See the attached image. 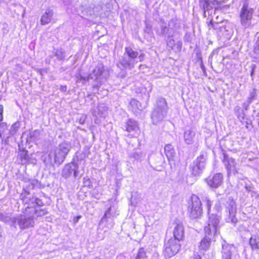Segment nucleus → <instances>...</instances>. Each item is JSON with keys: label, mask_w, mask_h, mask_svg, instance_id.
<instances>
[{"label": "nucleus", "mask_w": 259, "mask_h": 259, "mask_svg": "<svg viewBox=\"0 0 259 259\" xmlns=\"http://www.w3.org/2000/svg\"><path fill=\"white\" fill-rule=\"evenodd\" d=\"M249 244L252 249H258L259 238L256 236H252L249 240Z\"/></svg>", "instance_id": "c756f323"}, {"label": "nucleus", "mask_w": 259, "mask_h": 259, "mask_svg": "<svg viewBox=\"0 0 259 259\" xmlns=\"http://www.w3.org/2000/svg\"><path fill=\"white\" fill-rule=\"evenodd\" d=\"M71 148V147L70 144L66 142H63L59 145L58 149L67 155L70 150Z\"/></svg>", "instance_id": "7c9ffc66"}, {"label": "nucleus", "mask_w": 259, "mask_h": 259, "mask_svg": "<svg viewBox=\"0 0 259 259\" xmlns=\"http://www.w3.org/2000/svg\"><path fill=\"white\" fill-rule=\"evenodd\" d=\"M40 135V132L38 130H34L29 133L28 138L27 139V142L29 141L30 142L35 141L38 139Z\"/></svg>", "instance_id": "72a5a7b5"}, {"label": "nucleus", "mask_w": 259, "mask_h": 259, "mask_svg": "<svg viewBox=\"0 0 259 259\" xmlns=\"http://www.w3.org/2000/svg\"><path fill=\"white\" fill-rule=\"evenodd\" d=\"M18 147L20 151L19 156L21 158V163L25 164L29 161V156L27 151L21 148L20 144L18 145Z\"/></svg>", "instance_id": "bb28decb"}, {"label": "nucleus", "mask_w": 259, "mask_h": 259, "mask_svg": "<svg viewBox=\"0 0 259 259\" xmlns=\"http://www.w3.org/2000/svg\"><path fill=\"white\" fill-rule=\"evenodd\" d=\"M174 239L180 241L184 237V230L183 224L179 221L176 220L174 223Z\"/></svg>", "instance_id": "6ab92c4d"}, {"label": "nucleus", "mask_w": 259, "mask_h": 259, "mask_svg": "<svg viewBox=\"0 0 259 259\" xmlns=\"http://www.w3.org/2000/svg\"><path fill=\"white\" fill-rule=\"evenodd\" d=\"M83 184L84 185V186L87 187L89 188H91L93 187L91 181L90 179L88 178H83Z\"/></svg>", "instance_id": "79ce46f5"}, {"label": "nucleus", "mask_w": 259, "mask_h": 259, "mask_svg": "<svg viewBox=\"0 0 259 259\" xmlns=\"http://www.w3.org/2000/svg\"><path fill=\"white\" fill-rule=\"evenodd\" d=\"M168 109L165 99L162 97L158 98L151 114L153 124L156 125L162 122L167 115Z\"/></svg>", "instance_id": "f03ea898"}, {"label": "nucleus", "mask_w": 259, "mask_h": 259, "mask_svg": "<svg viewBox=\"0 0 259 259\" xmlns=\"http://www.w3.org/2000/svg\"><path fill=\"white\" fill-rule=\"evenodd\" d=\"M191 204L189 206V215L193 219L199 218L202 212L201 202L198 197L195 195L191 196Z\"/></svg>", "instance_id": "9b49d317"}, {"label": "nucleus", "mask_w": 259, "mask_h": 259, "mask_svg": "<svg viewBox=\"0 0 259 259\" xmlns=\"http://www.w3.org/2000/svg\"><path fill=\"white\" fill-rule=\"evenodd\" d=\"M144 58V53L139 54L138 52L133 50L131 48L125 47V52L119 58L117 66L121 70H131L134 68L138 61H143Z\"/></svg>", "instance_id": "f257e3e1"}, {"label": "nucleus", "mask_w": 259, "mask_h": 259, "mask_svg": "<svg viewBox=\"0 0 259 259\" xmlns=\"http://www.w3.org/2000/svg\"><path fill=\"white\" fill-rule=\"evenodd\" d=\"M20 127V124L19 122H15L14 123L11 127L10 130V134L11 135H14L18 131V129Z\"/></svg>", "instance_id": "4c0bfd02"}, {"label": "nucleus", "mask_w": 259, "mask_h": 259, "mask_svg": "<svg viewBox=\"0 0 259 259\" xmlns=\"http://www.w3.org/2000/svg\"><path fill=\"white\" fill-rule=\"evenodd\" d=\"M227 171L228 176L235 175L238 172V161L226 153H223L222 160Z\"/></svg>", "instance_id": "9d476101"}, {"label": "nucleus", "mask_w": 259, "mask_h": 259, "mask_svg": "<svg viewBox=\"0 0 259 259\" xmlns=\"http://www.w3.org/2000/svg\"><path fill=\"white\" fill-rule=\"evenodd\" d=\"M48 156V159H45L44 160V162L46 164L53 165L54 164L57 163V160L54 152H50Z\"/></svg>", "instance_id": "c85d7f7f"}, {"label": "nucleus", "mask_w": 259, "mask_h": 259, "mask_svg": "<svg viewBox=\"0 0 259 259\" xmlns=\"http://www.w3.org/2000/svg\"><path fill=\"white\" fill-rule=\"evenodd\" d=\"M102 108V107L101 106V105H100L99 107H98V110H99V112H100L101 111V108Z\"/></svg>", "instance_id": "e2e57ef3"}, {"label": "nucleus", "mask_w": 259, "mask_h": 259, "mask_svg": "<svg viewBox=\"0 0 259 259\" xmlns=\"http://www.w3.org/2000/svg\"><path fill=\"white\" fill-rule=\"evenodd\" d=\"M130 105L132 107H133V109H135L137 108L138 109H140L139 105L140 103L139 102L136 100L133 99L130 102Z\"/></svg>", "instance_id": "a19ab883"}, {"label": "nucleus", "mask_w": 259, "mask_h": 259, "mask_svg": "<svg viewBox=\"0 0 259 259\" xmlns=\"http://www.w3.org/2000/svg\"><path fill=\"white\" fill-rule=\"evenodd\" d=\"M205 201L206 203V207L207 208L208 213V214H209V211H210V207H211L212 203H211V202L210 201V200L207 197L205 198Z\"/></svg>", "instance_id": "49530a36"}, {"label": "nucleus", "mask_w": 259, "mask_h": 259, "mask_svg": "<svg viewBox=\"0 0 259 259\" xmlns=\"http://www.w3.org/2000/svg\"><path fill=\"white\" fill-rule=\"evenodd\" d=\"M3 120V114H0V122Z\"/></svg>", "instance_id": "052dcab7"}, {"label": "nucleus", "mask_w": 259, "mask_h": 259, "mask_svg": "<svg viewBox=\"0 0 259 259\" xmlns=\"http://www.w3.org/2000/svg\"><path fill=\"white\" fill-rule=\"evenodd\" d=\"M81 218V216L80 215H79V216H77L76 218V220H74V221L75 222H77L78 221V220Z\"/></svg>", "instance_id": "13d9d810"}, {"label": "nucleus", "mask_w": 259, "mask_h": 259, "mask_svg": "<svg viewBox=\"0 0 259 259\" xmlns=\"http://www.w3.org/2000/svg\"><path fill=\"white\" fill-rule=\"evenodd\" d=\"M221 219V216L218 214H210L208 225L204 227V233L208 235L213 234L217 235L219 233Z\"/></svg>", "instance_id": "6e6552de"}, {"label": "nucleus", "mask_w": 259, "mask_h": 259, "mask_svg": "<svg viewBox=\"0 0 259 259\" xmlns=\"http://www.w3.org/2000/svg\"><path fill=\"white\" fill-rule=\"evenodd\" d=\"M242 7L239 12V18L241 25L244 28H249L254 25L253 23V14L254 10L249 6V0H241Z\"/></svg>", "instance_id": "7ed1b4c3"}, {"label": "nucleus", "mask_w": 259, "mask_h": 259, "mask_svg": "<svg viewBox=\"0 0 259 259\" xmlns=\"http://www.w3.org/2000/svg\"><path fill=\"white\" fill-rule=\"evenodd\" d=\"M20 198L23 203L32 205V207L33 206L34 197L30 196L29 193H26V192H25V193H22Z\"/></svg>", "instance_id": "b1692460"}, {"label": "nucleus", "mask_w": 259, "mask_h": 259, "mask_svg": "<svg viewBox=\"0 0 259 259\" xmlns=\"http://www.w3.org/2000/svg\"><path fill=\"white\" fill-rule=\"evenodd\" d=\"M223 180V175L221 173H217L207 177L205 179V182L210 188L217 189L222 185Z\"/></svg>", "instance_id": "2eb2a0df"}, {"label": "nucleus", "mask_w": 259, "mask_h": 259, "mask_svg": "<svg viewBox=\"0 0 259 259\" xmlns=\"http://www.w3.org/2000/svg\"><path fill=\"white\" fill-rule=\"evenodd\" d=\"M85 120H86V116L82 115L78 119V122L80 124H83L84 123Z\"/></svg>", "instance_id": "de8ad7c7"}, {"label": "nucleus", "mask_w": 259, "mask_h": 259, "mask_svg": "<svg viewBox=\"0 0 259 259\" xmlns=\"http://www.w3.org/2000/svg\"><path fill=\"white\" fill-rule=\"evenodd\" d=\"M55 56L59 60H63L65 56V52L62 49H57L55 52Z\"/></svg>", "instance_id": "c9c22d12"}, {"label": "nucleus", "mask_w": 259, "mask_h": 259, "mask_svg": "<svg viewBox=\"0 0 259 259\" xmlns=\"http://www.w3.org/2000/svg\"><path fill=\"white\" fill-rule=\"evenodd\" d=\"M146 155L141 151H135L130 153V156L136 160L141 161L145 157Z\"/></svg>", "instance_id": "2f4dec72"}, {"label": "nucleus", "mask_w": 259, "mask_h": 259, "mask_svg": "<svg viewBox=\"0 0 259 259\" xmlns=\"http://www.w3.org/2000/svg\"><path fill=\"white\" fill-rule=\"evenodd\" d=\"M235 115L237 117L239 121H243L246 117L244 110L239 106H236L234 108Z\"/></svg>", "instance_id": "cd10ccee"}, {"label": "nucleus", "mask_w": 259, "mask_h": 259, "mask_svg": "<svg viewBox=\"0 0 259 259\" xmlns=\"http://www.w3.org/2000/svg\"><path fill=\"white\" fill-rule=\"evenodd\" d=\"M211 26L217 31L218 35L220 37H225L227 39L230 38L233 34V25L230 22L224 23L213 24L210 22Z\"/></svg>", "instance_id": "0eeeda50"}, {"label": "nucleus", "mask_w": 259, "mask_h": 259, "mask_svg": "<svg viewBox=\"0 0 259 259\" xmlns=\"http://www.w3.org/2000/svg\"><path fill=\"white\" fill-rule=\"evenodd\" d=\"M256 90L253 89L249 94V96L247 98V100L249 101H250V102H252V101L254 99L255 96H256Z\"/></svg>", "instance_id": "37998d69"}, {"label": "nucleus", "mask_w": 259, "mask_h": 259, "mask_svg": "<svg viewBox=\"0 0 259 259\" xmlns=\"http://www.w3.org/2000/svg\"><path fill=\"white\" fill-rule=\"evenodd\" d=\"M245 188L246 191L249 192V191H251L252 187L250 185H246L245 186Z\"/></svg>", "instance_id": "864d4df0"}, {"label": "nucleus", "mask_w": 259, "mask_h": 259, "mask_svg": "<svg viewBox=\"0 0 259 259\" xmlns=\"http://www.w3.org/2000/svg\"><path fill=\"white\" fill-rule=\"evenodd\" d=\"M34 219H35L34 215L24 213L23 214L11 218V222L12 226L16 227V225H18L20 229L23 230L34 226Z\"/></svg>", "instance_id": "20e7f679"}, {"label": "nucleus", "mask_w": 259, "mask_h": 259, "mask_svg": "<svg viewBox=\"0 0 259 259\" xmlns=\"http://www.w3.org/2000/svg\"><path fill=\"white\" fill-rule=\"evenodd\" d=\"M54 154H55V157L57 160V164H60L64 161L66 156V154L62 153L58 149L54 152Z\"/></svg>", "instance_id": "473e14b6"}, {"label": "nucleus", "mask_w": 259, "mask_h": 259, "mask_svg": "<svg viewBox=\"0 0 259 259\" xmlns=\"http://www.w3.org/2000/svg\"><path fill=\"white\" fill-rule=\"evenodd\" d=\"M9 220L8 217L3 213H0V220L3 222H7Z\"/></svg>", "instance_id": "09e8293b"}, {"label": "nucleus", "mask_w": 259, "mask_h": 259, "mask_svg": "<svg viewBox=\"0 0 259 259\" xmlns=\"http://www.w3.org/2000/svg\"><path fill=\"white\" fill-rule=\"evenodd\" d=\"M242 124L245 125L246 128L249 130L252 128L251 120L248 119L247 117H245V119L243 121H240Z\"/></svg>", "instance_id": "58836bf2"}, {"label": "nucleus", "mask_w": 259, "mask_h": 259, "mask_svg": "<svg viewBox=\"0 0 259 259\" xmlns=\"http://www.w3.org/2000/svg\"><path fill=\"white\" fill-rule=\"evenodd\" d=\"M147 257L146 253L144 248H140L135 259H146Z\"/></svg>", "instance_id": "e433bc0d"}, {"label": "nucleus", "mask_w": 259, "mask_h": 259, "mask_svg": "<svg viewBox=\"0 0 259 259\" xmlns=\"http://www.w3.org/2000/svg\"><path fill=\"white\" fill-rule=\"evenodd\" d=\"M256 68V65L255 64H252L251 65V76L253 77V72L255 68Z\"/></svg>", "instance_id": "3c124183"}, {"label": "nucleus", "mask_w": 259, "mask_h": 259, "mask_svg": "<svg viewBox=\"0 0 259 259\" xmlns=\"http://www.w3.org/2000/svg\"><path fill=\"white\" fill-rule=\"evenodd\" d=\"M257 37L254 46V52L255 53L259 54V35L257 33Z\"/></svg>", "instance_id": "c03bdc74"}, {"label": "nucleus", "mask_w": 259, "mask_h": 259, "mask_svg": "<svg viewBox=\"0 0 259 259\" xmlns=\"http://www.w3.org/2000/svg\"><path fill=\"white\" fill-rule=\"evenodd\" d=\"M175 35V34H166V36H167V45L169 48H170L171 49H172L175 45V41L173 38Z\"/></svg>", "instance_id": "f704fd0d"}, {"label": "nucleus", "mask_w": 259, "mask_h": 259, "mask_svg": "<svg viewBox=\"0 0 259 259\" xmlns=\"http://www.w3.org/2000/svg\"><path fill=\"white\" fill-rule=\"evenodd\" d=\"M214 6L215 11L221 9V4L217 0H213L211 4L209 0H199V6L204 11V16L206 17V12L212 9Z\"/></svg>", "instance_id": "dca6fc26"}, {"label": "nucleus", "mask_w": 259, "mask_h": 259, "mask_svg": "<svg viewBox=\"0 0 259 259\" xmlns=\"http://www.w3.org/2000/svg\"><path fill=\"white\" fill-rule=\"evenodd\" d=\"M226 211L229 213V217L227 219V222H231L235 225L237 222V219L236 218L237 212V206L235 201L229 198L226 204Z\"/></svg>", "instance_id": "4468645a"}, {"label": "nucleus", "mask_w": 259, "mask_h": 259, "mask_svg": "<svg viewBox=\"0 0 259 259\" xmlns=\"http://www.w3.org/2000/svg\"><path fill=\"white\" fill-rule=\"evenodd\" d=\"M60 90L62 92H66L67 90V87L65 85H61L60 87Z\"/></svg>", "instance_id": "6e6d98bb"}, {"label": "nucleus", "mask_w": 259, "mask_h": 259, "mask_svg": "<svg viewBox=\"0 0 259 259\" xmlns=\"http://www.w3.org/2000/svg\"><path fill=\"white\" fill-rule=\"evenodd\" d=\"M4 125H5V124L4 123H2L1 126H4Z\"/></svg>", "instance_id": "69168bd1"}, {"label": "nucleus", "mask_w": 259, "mask_h": 259, "mask_svg": "<svg viewBox=\"0 0 259 259\" xmlns=\"http://www.w3.org/2000/svg\"><path fill=\"white\" fill-rule=\"evenodd\" d=\"M179 242L177 239L171 238L165 243L163 254L166 258H170L179 251L180 248Z\"/></svg>", "instance_id": "f8f14e48"}, {"label": "nucleus", "mask_w": 259, "mask_h": 259, "mask_svg": "<svg viewBox=\"0 0 259 259\" xmlns=\"http://www.w3.org/2000/svg\"><path fill=\"white\" fill-rule=\"evenodd\" d=\"M0 138L2 139V141L3 142H4V143L6 144H8V138H7L6 139H5L4 141V137H3L2 136V134L0 133Z\"/></svg>", "instance_id": "603ef678"}, {"label": "nucleus", "mask_w": 259, "mask_h": 259, "mask_svg": "<svg viewBox=\"0 0 259 259\" xmlns=\"http://www.w3.org/2000/svg\"><path fill=\"white\" fill-rule=\"evenodd\" d=\"M196 132L193 128L186 130L184 133L185 142L188 145L192 144L195 139Z\"/></svg>", "instance_id": "412c9836"}, {"label": "nucleus", "mask_w": 259, "mask_h": 259, "mask_svg": "<svg viewBox=\"0 0 259 259\" xmlns=\"http://www.w3.org/2000/svg\"><path fill=\"white\" fill-rule=\"evenodd\" d=\"M164 151L168 160H173L176 154L174 147L171 144H167L165 146Z\"/></svg>", "instance_id": "a878e982"}, {"label": "nucleus", "mask_w": 259, "mask_h": 259, "mask_svg": "<svg viewBox=\"0 0 259 259\" xmlns=\"http://www.w3.org/2000/svg\"><path fill=\"white\" fill-rule=\"evenodd\" d=\"M76 82H82L86 81L87 80H88L89 79H90V78H88V76H82L80 73H78L76 75Z\"/></svg>", "instance_id": "ea45409f"}, {"label": "nucleus", "mask_w": 259, "mask_h": 259, "mask_svg": "<svg viewBox=\"0 0 259 259\" xmlns=\"http://www.w3.org/2000/svg\"><path fill=\"white\" fill-rule=\"evenodd\" d=\"M123 257H124L123 256L120 255V256H118L117 257V259H120L121 258H123Z\"/></svg>", "instance_id": "680f3d73"}, {"label": "nucleus", "mask_w": 259, "mask_h": 259, "mask_svg": "<svg viewBox=\"0 0 259 259\" xmlns=\"http://www.w3.org/2000/svg\"><path fill=\"white\" fill-rule=\"evenodd\" d=\"M78 166L75 162H71L66 164L62 171V176L65 178H69L72 174L76 177L78 174Z\"/></svg>", "instance_id": "f3484780"}, {"label": "nucleus", "mask_w": 259, "mask_h": 259, "mask_svg": "<svg viewBox=\"0 0 259 259\" xmlns=\"http://www.w3.org/2000/svg\"><path fill=\"white\" fill-rule=\"evenodd\" d=\"M181 45H182V43H181V42H178V46H181Z\"/></svg>", "instance_id": "0e129e2a"}, {"label": "nucleus", "mask_w": 259, "mask_h": 259, "mask_svg": "<svg viewBox=\"0 0 259 259\" xmlns=\"http://www.w3.org/2000/svg\"><path fill=\"white\" fill-rule=\"evenodd\" d=\"M201 68L204 71H205V67L202 63L201 64Z\"/></svg>", "instance_id": "bf43d9fd"}, {"label": "nucleus", "mask_w": 259, "mask_h": 259, "mask_svg": "<svg viewBox=\"0 0 259 259\" xmlns=\"http://www.w3.org/2000/svg\"><path fill=\"white\" fill-rule=\"evenodd\" d=\"M206 159V154H202L193 162L191 167L192 174L193 176H198L202 173L205 166Z\"/></svg>", "instance_id": "ddd939ff"}, {"label": "nucleus", "mask_w": 259, "mask_h": 259, "mask_svg": "<svg viewBox=\"0 0 259 259\" xmlns=\"http://www.w3.org/2000/svg\"><path fill=\"white\" fill-rule=\"evenodd\" d=\"M33 201H34L33 206H35V205H36L37 206H42L44 204L41 200H40L39 198H36V197H34Z\"/></svg>", "instance_id": "a18cd8bd"}, {"label": "nucleus", "mask_w": 259, "mask_h": 259, "mask_svg": "<svg viewBox=\"0 0 259 259\" xmlns=\"http://www.w3.org/2000/svg\"><path fill=\"white\" fill-rule=\"evenodd\" d=\"M109 76V71L105 68L102 63L99 62L92 72L88 75V78L94 80L98 83H101L103 79L106 78Z\"/></svg>", "instance_id": "423d86ee"}, {"label": "nucleus", "mask_w": 259, "mask_h": 259, "mask_svg": "<svg viewBox=\"0 0 259 259\" xmlns=\"http://www.w3.org/2000/svg\"><path fill=\"white\" fill-rule=\"evenodd\" d=\"M236 251V248L234 245L226 243L224 241L222 243V258L231 259L232 256Z\"/></svg>", "instance_id": "a211bd4d"}, {"label": "nucleus", "mask_w": 259, "mask_h": 259, "mask_svg": "<svg viewBox=\"0 0 259 259\" xmlns=\"http://www.w3.org/2000/svg\"><path fill=\"white\" fill-rule=\"evenodd\" d=\"M191 259H201V256L198 254H194Z\"/></svg>", "instance_id": "5fc2aeb1"}, {"label": "nucleus", "mask_w": 259, "mask_h": 259, "mask_svg": "<svg viewBox=\"0 0 259 259\" xmlns=\"http://www.w3.org/2000/svg\"><path fill=\"white\" fill-rule=\"evenodd\" d=\"M26 212H30L31 215H34L35 218L39 216H43L47 214L48 212L45 209L37 210L35 208L27 207L26 209Z\"/></svg>", "instance_id": "393cba45"}, {"label": "nucleus", "mask_w": 259, "mask_h": 259, "mask_svg": "<svg viewBox=\"0 0 259 259\" xmlns=\"http://www.w3.org/2000/svg\"><path fill=\"white\" fill-rule=\"evenodd\" d=\"M124 129L128 133L132 132H137L139 131L138 122L132 119H129L126 122L124 125Z\"/></svg>", "instance_id": "4be33fe9"}, {"label": "nucleus", "mask_w": 259, "mask_h": 259, "mask_svg": "<svg viewBox=\"0 0 259 259\" xmlns=\"http://www.w3.org/2000/svg\"><path fill=\"white\" fill-rule=\"evenodd\" d=\"M54 12L51 9H47L45 13L42 15L40 19V23L42 25L49 23L53 17Z\"/></svg>", "instance_id": "5701e85b"}, {"label": "nucleus", "mask_w": 259, "mask_h": 259, "mask_svg": "<svg viewBox=\"0 0 259 259\" xmlns=\"http://www.w3.org/2000/svg\"><path fill=\"white\" fill-rule=\"evenodd\" d=\"M215 235L213 234L208 235L205 233L204 237L200 242L199 248L200 250L206 251L210 246L211 242L213 240Z\"/></svg>", "instance_id": "aec40b11"}, {"label": "nucleus", "mask_w": 259, "mask_h": 259, "mask_svg": "<svg viewBox=\"0 0 259 259\" xmlns=\"http://www.w3.org/2000/svg\"><path fill=\"white\" fill-rule=\"evenodd\" d=\"M180 28V21L177 18H173L168 22V26L165 25L161 26L160 31L158 34L162 36H166V34H176Z\"/></svg>", "instance_id": "1a4fd4ad"}, {"label": "nucleus", "mask_w": 259, "mask_h": 259, "mask_svg": "<svg viewBox=\"0 0 259 259\" xmlns=\"http://www.w3.org/2000/svg\"><path fill=\"white\" fill-rule=\"evenodd\" d=\"M4 107L2 105H0V114H3Z\"/></svg>", "instance_id": "4d7b16f0"}, {"label": "nucleus", "mask_w": 259, "mask_h": 259, "mask_svg": "<svg viewBox=\"0 0 259 259\" xmlns=\"http://www.w3.org/2000/svg\"><path fill=\"white\" fill-rule=\"evenodd\" d=\"M118 215L117 208L114 205H110L100 220V225H104L107 229H112L115 224L114 220Z\"/></svg>", "instance_id": "39448f33"}, {"label": "nucleus", "mask_w": 259, "mask_h": 259, "mask_svg": "<svg viewBox=\"0 0 259 259\" xmlns=\"http://www.w3.org/2000/svg\"><path fill=\"white\" fill-rule=\"evenodd\" d=\"M251 103V102H250V101H249L247 100L246 102L243 103L242 106L245 110H247V108L250 105Z\"/></svg>", "instance_id": "8fccbe9b"}]
</instances>
